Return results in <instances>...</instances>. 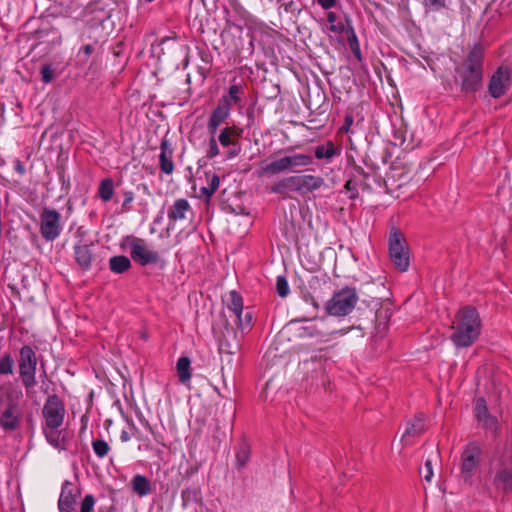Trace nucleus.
I'll use <instances>...</instances> for the list:
<instances>
[{
    "instance_id": "obj_11",
    "label": "nucleus",
    "mask_w": 512,
    "mask_h": 512,
    "mask_svg": "<svg viewBox=\"0 0 512 512\" xmlns=\"http://www.w3.org/2000/svg\"><path fill=\"white\" fill-rule=\"evenodd\" d=\"M511 85V70L508 67L500 66L490 77L488 92L491 97L498 99L507 93Z\"/></svg>"
},
{
    "instance_id": "obj_13",
    "label": "nucleus",
    "mask_w": 512,
    "mask_h": 512,
    "mask_svg": "<svg viewBox=\"0 0 512 512\" xmlns=\"http://www.w3.org/2000/svg\"><path fill=\"white\" fill-rule=\"evenodd\" d=\"M79 496L80 490L72 482L64 481L58 499L59 512H74Z\"/></svg>"
},
{
    "instance_id": "obj_21",
    "label": "nucleus",
    "mask_w": 512,
    "mask_h": 512,
    "mask_svg": "<svg viewBox=\"0 0 512 512\" xmlns=\"http://www.w3.org/2000/svg\"><path fill=\"white\" fill-rule=\"evenodd\" d=\"M341 153L340 147H337L333 141L328 140L323 144L317 145L314 150L315 158L330 162L335 156Z\"/></svg>"
},
{
    "instance_id": "obj_27",
    "label": "nucleus",
    "mask_w": 512,
    "mask_h": 512,
    "mask_svg": "<svg viewBox=\"0 0 512 512\" xmlns=\"http://www.w3.org/2000/svg\"><path fill=\"white\" fill-rule=\"evenodd\" d=\"M109 268L113 273L122 274L131 268V261L124 255L113 256L109 259Z\"/></svg>"
},
{
    "instance_id": "obj_9",
    "label": "nucleus",
    "mask_w": 512,
    "mask_h": 512,
    "mask_svg": "<svg viewBox=\"0 0 512 512\" xmlns=\"http://www.w3.org/2000/svg\"><path fill=\"white\" fill-rule=\"evenodd\" d=\"M45 424L51 428H60L63 425L66 409L63 400L56 394L49 395L42 409Z\"/></svg>"
},
{
    "instance_id": "obj_22",
    "label": "nucleus",
    "mask_w": 512,
    "mask_h": 512,
    "mask_svg": "<svg viewBox=\"0 0 512 512\" xmlns=\"http://www.w3.org/2000/svg\"><path fill=\"white\" fill-rule=\"evenodd\" d=\"M269 191L283 197H287L290 192L296 193L295 176L292 175L279 179L269 188Z\"/></svg>"
},
{
    "instance_id": "obj_15",
    "label": "nucleus",
    "mask_w": 512,
    "mask_h": 512,
    "mask_svg": "<svg viewBox=\"0 0 512 512\" xmlns=\"http://www.w3.org/2000/svg\"><path fill=\"white\" fill-rule=\"evenodd\" d=\"M188 215H193V210L188 200L184 198L176 199L167 211L169 223L185 220Z\"/></svg>"
},
{
    "instance_id": "obj_2",
    "label": "nucleus",
    "mask_w": 512,
    "mask_h": 512,
    "mask_svg": "<svg viewBox=\"0 0 512 512\" xmlns=\"http://www.w3.org/2000/svg\"><path fill=\"white\" fill-rule=\"evenodd\" d=\"M481 329L482 322L476 308L465 306L455 315L450 340L458 348L470 347L478 340Z\"/></svg>"
},
{
    "instance_id": "obj_30",
    "label": "nucleus",
    "mask_w": 512,
    "mask_h": 512,
    "mask_svg": "<svg viewBox=\"0 0 512 512\" xmlns=\"http://www.w3.org/2000/svg\"><path fill=\"white\" fill-rule=\"evenodd\" d=\"M191 361L188 357H180L176 364L177 375L181 383H186L191 379L190 370Z\"/></svg>"
},
{
    "instance_id": "obj_43",
    "label": "nucleus",
    "mask_w": 512,
    "mask_h": 512,
    "mask_svg": "<svg viewBox=\"0 0 512 512\" xmlns=\"http://www.w3.org/2000/svg\"><path fill=\"white\" fill-rule=\"evenodd\" d=\"M41 79L44 83H50L54 78V69L51 65L45 64L41 67Z\"/></svg>"
},
{
    "instance_id": "obj_33",
    "label": "nucleus",
    "mask_w": 512,
    "mask_h": 512,
    "mask_svg": "<svg viewBox=\"0 0 512 512\" xmlns=\"http://www.w3.org/2000/svg\"><path fill=\"white\" fill-rule=\"evenodd\" d=\"M114 194V184L111 178H105L100 182L98 195L102 201L108 202Z\"/></svg>"
},
{
    "instance_id": "obj_23",
    "label": "nucleus",
    "mask_w": 512,
    "mask_h": 512,
    "mask_svg": "<svg viewBox=\"0 0 512 512\" xmlns=\"http://www.w3.org/2000/svg\"><path fill=\"white\" fill-rule=\"evenodd\" d=\"M243 129L237 126L225 127L219 134V142L222 146L234 145L241 138Z\"/></svg>"
},
{
    "instance_id": "obj_28",
    "label": "nucleus",
    "mask_w": 512,
    "mask_h": 512,
    "mask_svg": "<svg viewBox=\"0 0 512 512\" xmlns=\"http://www.w3.org/2000/svg\"><path fill=\"white\" fill-rule=\"evenodd\" d=\"M131 483L133 491L140 497L146 496L151 492L150 481L143 475H135Z\"/></svg>"
},
{
    "instance_id": "obj_56",
    "label": "nucleus",
    "mask_w": 512,
    "mask_h": 512,
    "mask_svg": "<svg viewBox=\"0 0 512 512\" xmlns=\"http://www.w3.org/2000/svg\"><path fill=\"white\" fill-rule=\"evenodd\" d=\"M351 33H352V36H353V40H354L355 42H357V40H356V35H355L354 30H353L352 28H351Z\"/></svg>"
},
{
    "instance_id": "obj_51",
    "label": "nucleus",
    "mask_w": 512,
    "mask_h": 512,
    "mask_svg": "<svg viewBox=\"0 0 512 512\" xmlns=\"http://www.w3.org/2000/svg\"><path fill=\"white\" fill-rule=\"evenodd\" d=\"M352 124H353V117H352V115L347 114L344 119V124L341 127V131L348 132L350 127L352 126Z\"/></svg>"
},
{
    "instance_id": "obj_48",
    "label": "nucleus",
    "mask_w": 512,
    "mask_h": 512,
    "mask_svg": "<svg viewBox=\"0 0 512 512\" xmlns=\"http://www.w3.org/2000/svg\"><path fill=\"white\" fill-rule=\"evenodd\" d=\"M321 8L324 10H329L336 6L337 0H315Z\"/></svg>"
},
{
    "instance_id": "obj_55",
    "label": "nucleus",
    "mask_w": 512,
    "mask_h": 512,
    "mask_svg": "<svg viewBox=\"0 0 512 512\" xmlns=\"http://www.w3.org/2000/svg\"><path fill=\"white\" fill-rule=\"evenodd\" d=\"M59 178L61 181L64 182V172L63 171L59 172Z\"/></svg>"
},
{
    "instance_id": "obj_14",
    "label": "nucleus",
    "mask_w": 512,
    "mask_h": 512,
    "mask_svg": "<svg viewBox=\"0 0 512 512\" xmlns=\"http://www.w3.org/2000/svg\"><path fill=\"white\" fill-rule=\"evenodd\" d=\"M294 176L296 193H298L299 195L313 193L326 185L324 178L318 175L305 174Z\"/></svg>"
},
{
    "instance_id": "obj_20",
    "label": "nucleus",
    "mask_w": 512,
    "mask_h": 512,
    "mask_svg": "<svg viewBox=\"0 0 512 512\" xmlns=\"http://www.w3.org/2000/svg\"><path fill=\"white\" fill-rule=\"evenodd\" d=\"M159 167L166 175H171L174 171L173 149L171 143L165 138L160 144Z\"/></svg>"
},
{
    "instance_id": "obj_40",
    "label": "nucleus",
    "mask_w": 512,
    "mask_h": 512,
    "mask_svg": "<svg viewBox=\"0 0 512 512\" xmlns=\"http://www.w3.org/2000/svg\"><path fill=\"white\" fill-rule=\"evenodd\" d=\"M276 290L280 297H286L289 294V285L285 277H277Z\"/></svg>"
},
{
    "instance_id": "obj_1",
    "label": "nucleus",
    "mask_w": 512,
    "mask_h": 512,
    "mask_svg": "<svg viewBox=\"0 0 512 512\" xmlns=\"http://www.w3.org/2000/svg\"><path fill=\"white\" fill-rule=\"evenodd\" d=\"M484 56V48L475 44L466 57L456 64L454 82L462 94H475L481 90L484 79Z\"/></svg>"
},
{
    "instance_id": "obj_29",
    "label": "nucleus",
    "mask_w": 512,
    "mask_h": 512,
    "mask_svg": "<svg viewBox=\"0 0 512 512\" xmlns=\"http://www.w3.org/2000/svg\"><path fill=\"white\" fill-rule=\"evenodd\" d=\"M336 333L337 331H324L319 329L316 325H308L302 328L301 335L310 338H316L319 341H327L329 336Z\"/></svg>"
},
{
    "instance_id": "obj_39",
    "label": "nucleus",
    "mask_w": 512,
    "mask_h": 512,
    "mask_svg": "<svg viewBox=\"0 0 512 512\" xmlns=\"http://www.w3.org/2000/svg\"><path fill=\"white\" fill-rule=\"evenodd\" d=\"M427 11L439 12L447 7V0H422Z\"/></svg>"
},
{
    "instance_id": "obj_54",
    "label": "nucleus",
    "mask_w": 512,
    "mask_h": 512,
    "mask_svg": "<svg viewBox=\"0 0 512 512\" xmlns=\"http://www.w3.org/2000/svg\"><path fill=\"white\" fill-rule=\"evenodd\" d=\"M237 155H238V151H235V150L230 151V152L228 153V157H229V158H234V157H236Z\"/></svg>"
},
{
    "instance_id": "obj_36",
    "label": "nucleus",
    "mask_w": 512,
    "mask_h": 512,
    "mask_svg": "<svg viewBox=\"0 0 512 512\" xmlns=\"http://www.w3.org/2000/svg\"><path fill=\"white\" fill-rule=\"evenodd\" d=\"M14 370V359L10 353H4L0 358V375H10Z\"/></svg>"
},
{
    "instance_id": "obj_4",
    "label": "nucleus",
    "mask_w": 512,
    "mask_h": 512,
    "mask_svg": "<svg viewBox=\"0 0 512 512\" xmlns=\"http://www.w3.org/2000/svg\"><path fill=\"white\" fill-rule=\"evenodd\" d=\"M314 162L313 157L307 154H293L277 158L261 166L256 174L258 176H273L296 167H307Z\"/></svg>"
},
{
    "instance_id": "obj_17",
    "label": "nucleus",
    "mask_w": 512,
    "mask_h": 512,
    "mask_svg": "<svg viewBox=\"0 0 512 512\" xmlns=\"http://www.w3.org/2000/svg\"><path fill=\"white\" fill-rule=\"evenodd\" d=\"M475 415L482 426L492 432L496 431L498 420L488 412L487 404L484 398H478L475 402Z\"/></svg>"
},
{
    "instance_id": "obj_25",
    "label": "nucleus",
    "mask_w": 512,
    "mask_h": 512,
    "mask_svg": "<svg viewBox=\"0 0 512 512\" xmlns=\"http://www.w3.org/2000/svg\"><path fill=\"white\" fill-rule=\"evenodd\" d=\"M244 86L241 83H233L226 94H224L219 101L226 100L228 108L231 110L233 105H237L244 95Z\"/></svg>"
},
{
    "instance_id": "obj_47",
    "label": "nucleus",
    "mask_w": 512,
    "mask_h": 512,
    "mask_svg": "<svg viewBox=\"0 0 512 512\" xmlns=\"http://www.w3.org/2000/svg\"><path fill=\"white\" fill-rule=\"evenodd\" d=\"M424 479L427 481V482H430L432 480V477H433V465H432V459L428 458L426 459L425 461V465H424Z\"/></svg>"
},
{
    "instance_id": "obj_35",
    "label": "nucleus",
    "mask_w": 512,
    "mask_h": 512,
    "mask_svg": "<svg viewBox=\"0 0 512 512\" xmlns=\"http://www.w3.org/2000/svg\"><path fill=\"white\" fill-rule=\"evenodd\" d=\"M250 459V448L246 444H242L236 451V466L238 469L243 468Z\"/></svg>"
},
{
    "instance_id": "obj_3",
    "label": "nucleus",
    "mask_w": 512,
    "mask_h": 512,
    "mask_svg": "<svg viewBox=\"0 0 512 512\" xmlns=\"http://www.w3.org/2000/svg\"><path fill=\"white\" fill-rule=\"evenodd\" d=\"M491 483L497 492L512 493V449H505L491 468Z\"/></svg>"
},
{
    "instance_id": "obj_26",
    "label": "nucleus",
    "mask_w": 512,
    "mask_h": 512,
    "mask_svg": "<svg viewBox=\"0 0 512 512\" xmlns=\"http://www.w3.org/2000/svg\"><path fill=\"white\" fill-rule=\"evenodd\" d=\"M425 431V416L420 413L415 415V417L407 424V428L405 433L403 434V438L405 437H417L420 436Z\"/></svg>"
},
{
    "instance_id": "obj_50",
    "label": "nucleus",
    "mask_w": 512,
    "mask_h": 512,
    "mask_svg": "<svg viewBox=\"0 0 512 512\" xmlns=\"http://www.w3.org/2000/svg\"><path fill=\"white\" fill-rule=\"evenodd\" d=\"M93 51H94V48L90 44L84 45L80 49V54L83 53V55H84V58H83L84 62H86L88 60L89 56L93 53Z\"/></svg>"
},
{
    "instance_id": "obj_34",
    "label": "nucleus",
    "mask_w": 512,
    "mask_h": 512,
    "mask_svg": "<svg viewBox=\"0 0 512 512\" xmlns=\"http://www.w3.org/2000/svg\"><path fill=\"white\" fill-rule=\"evenodd\" d=\"M230 302L228 304V309L233 312L235 316H239L243 313V299L239 293L235 290L229 293Z\"/></svg>"
},
{
    "instance_id": "obj_49",
    "label": "nucleus",
    "mask_w": 512,
    "mask_h": 512,
    "mask_svg": "<svg viewBox=\"0 0 512 512\" xmlns=\"http://www.w3.org/2000/svg\"><path fill=\"white\" fill-rule=\"evenodd\" d=\"M344 188L347 190V191H350L352 192L350 198L351 199H354L358 196V191L355 187V184L351 181V180H348L345 185H344Z\"/></svg>"
},
{
    "instance_id": "obj_10",
    "label": "nucleus",
    "mask_w": 512,
    "mask_h": 512,
    "mask_svg": "<svg viewBox=\"0 0 512 512\" xmlns=\"http://www.w3.org/2000/svg\"><path fill=\"white\" fill-rule=\"evenodd\" d=\"M129 253L132 260L141 266L159 262L158 252L149 248L143 239L133 238L129 243Z\"/></svg>"
},
{
    "instance_id": "obj_12",
    "label": "nucleus",
    "mask_w": 512,
    "mask_h": 512,
    "mask_svg": "<svg viewBox=\"0 0 512 512\" xmlns=\"http://www.w3.org/2000/svg\"><path fill=\"white\" fill-rule=\"evenodd\" d=\"M480 449L477 445H468L461 455V477L471 481L479 464Z\"/></svg>"
},
{
    "instance_id": "obj_32",
    "label": "nucleus",
    "mask_w": 512,
    "mask_h": 512,
    "mask_svg": "<svg viewBox=\"0 0 512 512\" xmlns=\"http://www.w3.org/2000/svg\"><path fill=\"white\" fill-rule=\"evenodd\" d=\"M327 32L334 35H341L345 30L344 23L339 20L335 12L329 11L327 13Z\"/></svg>"
},
{
    "instance_id": "obj_52",
    "label": "nucleus",
    "mask_w": 512,
    "mask_h": 512,
    "mask_svg": "<svg viewBox=\"0 0 512 512\" xmlns=\"http://www.w3.org/2000/svg\"><path fill=\"white\" fill-rule=\"evenodd\" d=\"M14 169L21 176L26 173L25 166L19 159L14 161Z\"/></svg>"
},
{
    "instance_id": "obj_19",
    "label": "nucleus",
    "mask_w": 512,
    "mask_h": 512,
    "mask_svg": "<svg viewBox=\"0 0 512 512\" xmlns=\"http://www.w3.org/2000/svg\"><path fill=\"white\" fill-rule=\"evenodd\" d=\"M20 423V412L15 404H8L0 413V426L5 431H14Z\"/></svg>"
},
{
    "instance_id": "obj_24",
    "label": "nucleus",
    "mask_w": 512,
    "mask_h": 512,
    "mask_svg": "<svg viewBox=\"0 0 512 512\" xmlns=\"http://www.w3.org/2000/svg\"><path fill=\"white\" fill-rule=\"evenodd\" d=\"M43 431L47 441L55 448H65V432L59 428H51L50 426L44 425Z\"/></svg>"
},
{
    "instance_id": "obj_44",
    "label": "nucleus",
    "mask_w": 512,
    "mask_h": 512,
    "mask_svg": "<svg viewBox=\"0 0 512 512\" xmlns=\"http://www.w3.org/2000/svg\"><path fill=\"white\" fill-rule=\"evenodd\" d=\"M123 197L122 210L128 212L131 209V203L134 201V193L132 191H124Z\"/></svg>"
},
{
    "instance_id": "obj_46",
    "label": "nucleus",
    "mask_w": 512,
    "mask_h": 512,
    "mask_svg": "<svg viewBox=\"0 0 512 512\" xmlns=\"http://www.w3.org/2000/svg\"><path fill=\"white\" fill-rule=\"evenodd\" d=\"M219 148H218V145H217V142L215 140L214 137H212L210 140H209V147H208V150L206 152V156L208 158H214L216 156L219 155Z\"/></svg>"
},
{
    "instance_id": "obj_38",
    "label": "nucleus",
    "mask_w": 512,
    "mask_h": 512,
    "mask_svg": "<svg viewBox=\"0 0 512 512\" xmlns=\"http://www.w3.org/2000/svg\"><path fill=\"white\" fill-rule=\"evenodd\" d=\"M92 448H93L94 453L99 458H104L105 456H107V454L110 450L108 443L102 439L93 440Z\"/></svg>"
},
{
    "instance_id": "obj_41",
    "label": "nucleus",
    "mask_w": 512,
    "mask_h": 512,
    "mask_svg": "<svg viewBox=\"0 0 512 512\" xmlns=\"http://www.w3.org/2000/svg\"><path fill=\"white\" fill-rule=\"evenodd\" d=\"M95 505V498L91 494H87L80 505V512H93Z\"/></svg>"
},
{
    "instance_id": "obj_5",
    "label": "nucleus",
    "mask_w": 512,
    "mask_h": 512,
    "mask_svg": "<svg viewBox=\"0 0 512 512\" xmlns=\"http://www.w3.org/2000/svg\"><path fill=\"white\" fill-rule=\"evenodd\" d=\"M37 363L35 348L30 345L22 346L19 350L18 372L26 391L33 389L37 384Z\"/></svg>"
},
{
    "instance_id": "obj_8",
    "label": "nucleus",
    "mask_w": 512,
    "mask_h": 512,
    "mask_svg": "<svg viewBox=\"0 0 512 512\" xmlns=\"http://www.w3.org/2000/svg\"><path fill=\"white\" fill-rule=\"evenodd\" d=\"M61 214L52 208L45 207L40 213V234L48 242L56 240L62 233Z\"/></svg>"
},
{
    "instance_id": "obj_6",
    "label": "nucleus",
    "mask_w": 512,
    "mask_h": 512,
    "mask_svg": "<svg viewBox=\"0 0 512 512\" xmlns=\"http://www.w3.org/2000/svg\"><path fill=\"white\" fill-rule=\"evenodd\" d=\"M358 302V295L354 288L345 287L334 293L325 304L326 312L331 316L344 317L350 314Z\"/></svg>"
},
{
    "instance_id": "obj_42",
    "label": "nucleus",
    "mask_w": 512,
    "mask_h": 512,
    "mask_svg": "<svg viewBox=\"0 0 512 512\" xmlns=\"http://www.w3.org/2000/svg\"><path fill=\"white\" fill-rule=\"evenodd\" d=\"M280 3H281V5H280L279 9H282L286 13L299 14L301 11L299 9L297 3L294 0H290L287 2H285V0H284Z\"/></svg>"
},
{
    "instance_id": "obj_18",
    "label": "nucleus",
    "mask_w": 512,
    "mask_h": 512,
    "mask_svg": "<svg viewBox=\"0 0 512 512\" xmlns=\"http://www.w3.org/2000/svg\"><path fill=\"white\" fill-rule=\"evenodd\" d=\"M231 110L228 108L226 100L219 101L217 107L213 110L207 127L210 134L213 136L217 132L219 126L230 116Z\"/></svg>"
},
{
    "instance_id": "obj_37",
    "label": "nucleus",
    "mask_w": 512,
    "mask_h": 512,
    "mask_svg": "<svg viewBox=\"0 0 512 512\" xmlns=\"http://www.w3.org/2000/svg\"><path fill=\"white\" fill-rule=\"evenodd\" d=\"M236 319H237V326L238 328L242 331V332H245L247 330H250L251 326H252V320H253V315H252V312L251 311H243L242 314H240L239 316H235Z\"/></svg>"
},
{
    "instance_id": "obj_45",
    "label": "nucleus",
    "mask_w": 512,
    "mask_h": 512,
    "mask_svg": "<svg viewBox=\"0 0 512 512\" xmlns=\"http://www.w3.org/2000/svg\"><path fill=\"white\" fill-rule=\"evenodd\" d=\"M181 497L183 501V506H186L191 500H196L197 492L192 489H184L181 492Z\"/></svg>"
},
{
    "instance_id": "obj_16",
    "label": "nucleus",
    "mask_w": 512,
    "mask_h": 512,
    "mask_svg": "<svg viewBox=\"0 0 512 512\" xmlns=\"http://www.w3.org/2000/svg\"><path fill=\"white\" fill-rule=\"evenodd\" d=\"M92 244L79 242L74 246V258L82 271L91 269L93 262Z\"/></svg>"
},
{
    "instance_id": "obj_53",
    "label": "nucleus",
    "mask_w": 512,
    "mask_h": 512,
    "mask_svg": "<svg viewBox=\"0 0 512 512\" xmlns=\"http://www.w3.org/2000/svg\"><path fill=\"white\" fill-rule=\"evenodd\" d=\"M120 439L122 442H128L131 439V436L127 431H122L121 435H120Z\"/></svg>"
},
{
    "instance_id": "obj_7",
    "label": "nucleus",
    "mask_w": 512,
    "mask_h": 512,
    "mask_svg": "<svg viewBox=\"0 0 512 512\" xmlns=\"http://www.w3.org/2000/svg\"><path fill=\"white\" fill-rule=\"evenodd\" d=\"M389 256L394 266L401 272L409 268V249L407 242L398 229H393L389 236Z\"/></svg>"
},
{
    "instance_id": "obj_31",
    "label": "nucleus",
    "mask_w": 512,
    "mask_h": 512,
    "mask_svg": "<svg viewBox=\"0 0 512 512\" xmlns=\"http://www.w3.org/2000/svg\"><path fill=\"white\" fill-rule=\"evenodd\" d=\"M207 176V185L200 188V196L204 197L207 201L216 192L220 185V178L218 175L213 174L210 177Z\"/></svg>"
}]
</instances>
